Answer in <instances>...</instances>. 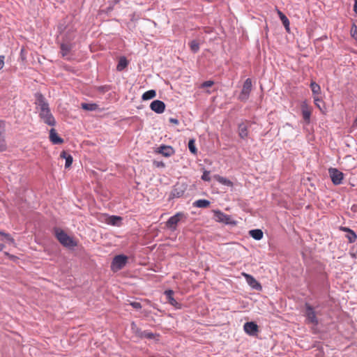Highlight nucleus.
<instances>
[{
    "label": "nucleus",
    "mask_w": 357,
    "mask_h": 357,
    "mask_svg": "<svg viewBox=\"0 0 357 357\" xmlns=\"http://www.w3.org/2000/svg\"><path fill=\"white\" fill-rule=\"evenodd\" d=\"M356 32H357L356 26H355L354 31H353V29H351V34H352V36H354V33H356Z\"/></svg>",
    "instance_id": "44"
},
{
    "label": "nucleus",
    "mask_w": 357,
    "mask_h": 357,
    "mask_svg": "<svg viewBox=\"0 0 357 357\" xmlns=\"http://www.w3.org/2000/svg\"><path fill=\"white\" fill-rule=\"evenodd\" d=\"M114 3H118L120 1V0H113Z\"/></svg>",
    "instance_id": "46"
},
{
    "label": "nucleus",
    "mask_w": 357,
    "mask_h": 357,
    "mask_svg": "<svg viewBox=\"0 0 357 357\" xmlns=\"http://www.w3.org/2000/svg\"><path fill=\"white\" fill-rule=\"evenodd\" d=\"M55 236L59 243L68 248H73L78 245L77 241L73 237L68 235L64 231L60 229H55Z\"/></svg>",
    "instance_id": "2"
},
{
    "label": "nucleus",
    "mask_w": 357,
    "mask_h": 357,
    "mask_svg": "<svg viewBox=\"0 0 357 357\" xmlns=\"http://www.w3.org/2000/svg\"><path fill=\"white\" fill-rule=\"evenodd\" d=\"M5 248V245L3 244H0V251H2Z\"/></svg>",
    "instance_id": "45"
},
{
    "label": "nucleus",
    "mask_w": 357,
    "mask_h": 357,
    "mask_svg": "<svg viewBox=\"0 0 357 357\" xmlns=\"http://www.w3.org/2000/svg\"><path fill=\"white\" fill-rule=\"evenodd\" d=\"M81 107L87 111H94L98 109V105L96 103H85L83 102L81 104Z\"/></svg>",
    "instance_id": "27"
},
{
    "label": "nucleus",
    "mask_w": 357,
    "mask_h": 357,
    "mask_svg": "<svg viewBox=\"0 0 357 357\" xmlns=\"http://www.w3.org/2000/svg\"><path fill=\"white\" fill-rule=\"evenodd\" d=\"M4 59L5 56L3 55H0V70H1L4 66Z\"/></svg>",
    "instance_id": "40"
},
{
    "label": "nucleus",
    "mask_w": 357,
    "mask_h": 357,
    "mask_svg": "<svg viewBox=\"0 0 357 357\" xmlns=\"http://www.w3.org/2000/svg\"><path fill=\"white\" fill-rule=\"evenodd\" d=\"M328 173L334 185H337L342 183L344 174L342 172L339 171L336 168L331 167L328 169Z\"/></svg>",
    "instance_id": "7"
},
{
    "label": "nucleus",
    "mask_w": 357,
    "mask_h": 357,
    "mask_svg": "<svg viewBox=\"0 0 357 357\" xmlns=\"http://www.w3.org/2000/svg\"><path fill=\"white\" fill-rule=\"evenodd\" d=\"M6 255L9 256L10 257H13V256H10L8 253L6 252L5 253Z\"/></svg>",
    "instance_id": "47"
},
{
    "label": "nucleus",
    "mask_w": 357,
    "mask_h": 357,
    "mask_svg": "<svg viewBox=\"0 0 357 357\" xmlns=\"http://www.w3.org/2000/svg\"><path fill=\"white\" fill-rule=\"evenodd\" d=\"M185 218V214L182 212H178L174 215L170 217L166 222V226L167 228L170 229L172 231H175L176 229V227L178 223Z\"/></svg>",
    "instance_id": "6"
},
{
    "label": "nucleus",
    "mask_w": 357,
    "mask_h": 357,
    "mask_svg": "<svg viewBox=\"0 0 357 357\" xmlns=\"http://www.w3.org/2000/svg\"><path fill=\"white\" fill-rule=\"evenodd\" d=\"M50 139L54 144H61L63 142V139L58 135L54 128H52L50 131Z\"/></svg>",
    "instance_id": "16"
},
{
    "label": "nucleus",
    "mask_w": 357,
    "mask_h": 357,
    "mask_svg": "<svg viewBox=\"0 0 357 357\" xmlns=\"http://www.w3.org/2000/svg\"><path fill=\"white\" fill-rule=\"evenodd\" d=\"M242 275L245 278L247 283L254 289L261 291L262 287L261 284L251 275L246 273H242Z\"/></svg>",
    "instance_id": "8"
},
{
    "label": "nucleus",
    "mask_w": 357,
    "mask_h": 357,
    "mask_svg": "<svg viewBox=\"0 0 357 357\" xmlns=\"http://www.w3.org/2000/svg\"><path fill=\"white\" fill-rule=\"evenodd\" d=\"M156 96V92L155 90H149L146 91L142 95V100H148L150 99H152Z\"/></svg>",
    "instance_id": "26"
},
{
    "label": "nucleus",
    "mask_w": 357,
    "mask_h": 357,
    "mask_svg": "<svg viewBox=\"0 0 357 357\" xmlns=\"http://www.w3.org/2000/svg\"><path fill=\"white\" fill-rule=\"evenodd\" d=\"M352 127H354V128H356V127H357V117H356V118L355 119V120L354 121V123H353Z\"/></svg>",
    "instance_id": "43"
},
{
    "label": "nucleus",
    "mask_w": 357,
    "mask_h": 357,
    "mask_svg": "<svg viewBox=\"0 0 357 357\" xmlns=\"http://www.w3.org/2000/svg\"><path fill=\"white\" fill-rule=\"evenodd\" d=\"M252 82L250 78H248L243 83L241 91L238 96V100L241 101L245 102L250 96V93L252 91Z\"/></svg>",
    "instance_id": "5"
},
{
    "label": "nucleus",
    "mask_w": 357,
    "mask_h": 357,
    "mask_svg": "<svg viewBox=\"0 0 357 357\" xmlns=\"http://www.w3.org/2000/svg\"><path fill=\"white\" fill-rule=\"evenodd\" d=\"M188 148L190 151L193 154H197V150L195 146V140L193 139H190L188 142Z\"/></svg>",
    "instance_id": "32"
},
{
    "label": "nucleus",
    "mask_w": 357,
    "mask_h": 357,
    "mask_svg": "<svg viewBox=\"0 0 357 357\" xmlns=\"http://www.w3.org/2000/svg\"><path fill=\"white\" fill-rule=\"evenodd\" d=\"M277 13H278L280 20L282 21L284 26L285 27V29L287 30V31L289 32V24H290L289 19L280 10H277Z\"/></svg>",
    "instance_id": "18"
},
{
    "label": "nucleus",
    "mask_w": 357,
    "mask_h": 357,
    "mask_svg": "<svg viewBox=\"0 0 357 357\" xmlns=\"http://www.w3.org/2000/svg\"><path fill=\"white\" fill-rule=\"evenodd\" d=\"M0 235L3 236L8 243L15 245V240L9 234H6L0 231Z\"/></svg>",
    "instance_id": "33"
},
{
    "label": "nucleus",
    "mask_w": 357,
    "mask_h": 357,
    "mask_svg": "<svg viewBox=\"0 0 357 357\" xmlns=\"http://www.w3.org/2000/svg\"><path fill=\"white\" fill-rule=\"evenodd\" d=\"M190 50L193 52H197L199 50V45L196 40H192L189 43Z\"/></svg>",
    "instance_id": "34"
},
{
    "label": "nucleus",
    "mask_w": 357,
    "mask_h": 357,
    "mask_svg": "<svg viewBox=\"0 0 357 357\" xmlns=\"http://www.w3.org/2000/svg\"><path fill=\"white\" fill-rule=\"evenodd\" d=\"M313 99H314V105L321 111L323 112V108L321 107V104H323L324 102H323V100L322 98L320 97V96H313Z\"/></svg>",
    "instance_id": "31"
},
{
    "label": "nucleus",
    "mask_w": 357,
    "mask_h": 357,
    "mask_svg": "<svg viewBox=\"0 0 357 357\" xmlns=\"http://www.w3.org/2000/svg\"><path fill=\"white\" fill-rule=\"evenodd\" d=\"M310 88L312 92L313 96H319L321 93V87L317 84L315 82H312L310 83Z\"/></svg>",
    "instance_id": "23"
},
{
    "label": "nucleus",
    "mask_w": 357,
    "mask_h": 357,
    "mask_svg": "<svg viewBox=\"0 0 357 357\" xmlns=\"http://www.w3.org/2000/svg\"><path fill=\"white\" fill-rule=\"evenodd\" d=\"M214 178H215V180L219 182L220 183L222 184V185H227V186H233V183L225 178V177H222L220 175H215Z\"/></svg>",
    "instance_id": "22"
},
{
    "label": "nucleus",
    "mask_w": 357,
    "mask_h": 357,
    "mask_svg": "<svg viewBox=\"0 0 357 357\" xmlns=\"http://www.w3.org/2000/svg\"><path fill=\"white\" fill-rule=\"evenodd\" d=\"M343 230L348 232V234L347 235V238H348V240L350 243H354L356 241V240L357 238V236L354 231H352L351 229H350L349 228H346V227L343 228Z\"/></svg>",
    "instance_id": "25"
},
{
    "label": "nucleus",
    "mask_w": 357,
    "mask_h": 357,
    "mask_svg": "<svg viewBox=\"0 0 357 357\" xmlns=\"http://www.w3.org/2000/svg\"><path fill=\"white\" fill-rule=\"evenodd\" d=\"M249 234L255 240H261L263 238V231L259 229H252L249 231Z\"/></svg>",
    "instance_id": "21"
},
{
    "label": "nucleus",
    "mask_w": 357,
    "mask_h": 357,
    "mask_svg": "<svg viewBox=\"0 0 357 357\" xmlns=\"http://www.w3.org/2000/svg\"><path fill=\"white\" fill-rule=\"evenodd\" d=\"M169 121L175 125H178L179 123L178 121L176 119L174 118H170Z\"/></svg>",
    "instance_id": "41"
},
{
    "label": "nucleus",
    "mask_w": 357,
    "mask_h": 357,
    "mask_svg": "<svg viewBox=\"0 0 357 357\" xmlns=\"http://www.w3.org/2000/svg\"><path fill=\"white\" fill-rule=\"evenodd\" d=\"M213 84H214V82L213 81L208 80V81H206V82H203L201 84L200 87L201 88H208V87L212 86Z\"/></svg>",
    "instance_id": "37"
},
{
    "label": "nucleus",
    "mask_w": 357,
    "mask_h": 357,
    "mask_svg": "<svg viewBox=\"0 0 357 357\" xmlns=\"http://www.w3.org/2000/svg\"><path fill=\"white\" fill-rule=\"evenodd\" d=\"M60 48H61V54L62 56L65 57L70 52V51L71 50V45L69 44L62 43L61 45Z\"/></svg>",
    "instance_id": "28"
},
{
    "label": "nucleus",
    "mask_w": 357,
    "mask_h": 357,
    "mask_svg": "<svg viewBox=\"0 0 357 357\" xmlns=\"http://www.w3.org/2000/svg\"><path fill=\"white\" fill-rule=\"evenodd\" d=\"M128 261V257L123 255H116L114 257L111 268L113 271L116 272L122 269Z\"/></svg>",
    "instance_id": "4"
},
{
    "label": "nucleus",
    "mask_w": 357,
    "mask_h": 357,
    "mask_svg": "<svg viewBox=\"0 0 357 357\" xmlns=\"http://www.w3.org/2000/svg\"><path fill=\"white\" fill-rule=\"evenodd\" d=\"M250 124L248 122H243L238 125V132L241 139H246L248 137V128Z\"/></svg>",
    "instance_id": "12"
},
{
    "label": "nucleus",
    "mask_w": 357,
    "mask_h": 357,
    "mask_svg": "<svg viewBox=\"0 0 357 357\" xmlns=\"http://www.w3.org/2000/svg\"><path fill=\"white\" fill-rule=\"evenodd\" d=\"M243 328L245 332L250 335H255L259 331L257 324L252 321L246 322Z\"/></svg>",
    "instance_id": "10"
},
{
    "label": "nucleus",
    "mask_w": 357,
    "mask_h": 357,
    "mask_svg": "<svg viewBox=\"0 0 357 357\" xmlns=\"http://www.w3.org/2000/svg\"><path fill=\"white\" fill-rule=\"evenodd\" d=\"M302 115L304 121L309 123L311 116V108L308 106L306 102H303L301 105Z\"/></svg>",
    "instance_id": "13"
},
{
    "label": "nucleus",
    "mask_w": 357,
    "mask_h": 357,
    "mask_svg": "<svg viewBox=\"0 0 357 357\" xmlns=\"http://www.w3.org/2000/svg\"><path fill=\"white\" fill-rule=\"evenodd\" d=\"M193 205L198 208H207L210 205V202L206 199H198L194 202Z\"/></svg>",
    "instance_id": "24"
},
{
    "label": "nucleus",
    "mask_w": 357,
    "mask_h": 357,
    "mask_svg": "<svg viewBox=\"0 0 357 357\" xmlns=\"http://www.w3.org/2000/svg\"><path fill=\"white\" fill-rule=\"evenodd\" d=\"M132 329L135 334L140 337V332H142L141 329L137 327L135 323H132Z\"/></svg>",
    "instance_id": "36"
},
{
    "label": "nucleus",
    "mask_w": 357,
    "mask_h": 357,
    "mask_svg": "<svg viewBox=\"0 0 357 357\" xmlns=\"http://www.w3.org/2000/svg\"><path fill=\"white\" fill-rule=\"evenodd\" d=\"M305 316L306 317L305 322L307 324H312L314 326H317L319 320L314 307L308 303H305Z\"/></svg>",
    "instance_id": "3"
},
{
    "label": "nucleus",
    "mask_w": 357,
    "mask_h": 357,
    "mask_svg": "<svg viewBox=\"0 0 357 357\" xmlns=\"http://www.w3.org/2000/svg\"><path fill=\"white\" fill-rule=\"evenodd\" d=\"M6 122L0 119V151H3L6 149V143L5 140Z\"/></svg>",
    "instance_id": "9"
},
{
    "label": "nucleus",
    "mask_w": 357,
    "mask_h": 357,
    "mask_svg": "<svg viewBox=\"0 0 357 357\" xmlns=\"http://www.w3.org/2000/svg\"><path fill=\"white\" fill-rule=\"evenodd\" d=\"M158 153L162 154L163 156L169 157L174 154V149L170 146L162 145L158 148L156 151Z\"/></svg>",
    "instance_id": "15"
},
{
    "label": "nucleus",
    "mask_w": 357,
    "mask_h": 357,
    "mask_svg": "<svg viewBox=\"0 0 357 357\" xmlns=\"http://www.w3.org/2000/svg\"><path fill=\"white\" fill-rule=\"evenodd\" d=\"M354 10L357 14V0H355V3L354 6Z\"/></svg>",
    "instance_id": "42"
},
{
    "label": "nucleus",
    "mask_w": 357,
    "mask_h": 357,
    "mask_svg": "<svg viewBox=\"0 0 357 357\" xmlns=\"http://www.w3.org/2000/svg\"><path fill=\"white\" fill-rule=\"evenodd\" d=\"M128 64V62L127 59L125 57H121L119 59V63L116 66L117 70L118 71L123 70L124 68H126L127 67Z\"/></svg>",
    "instance_id": "29"
},
{
    "label": "nucleus",
    "mask_w": 357,
    "mask_h": 357,
    "mask_svg": "<svg viewBox=\"0 0 357 357\" xmlns=\"http://www.w3.org/2000/svg\"><path fill=\"white\" fill-rule=\"evenodd\" d=\"M60 157L66 159V168H68L71 166L73 163V157L70 154H68L66 151H63L60 154Z\"/></svg>",
    "instance_id": "20"
},
{
    "label": "nucleus",
    "mask_w": 357,
    "mask_h": 357,
    "mask_svg": "<svg viewBox=\"0 0 357 357\" xmlns=\"http://www.w3.org/2000/svg\"><path fill=\"white\" fill-rule=\"evenodd\" d=\"M150 108L158 114H162L165 109V104L159 100H153L151 105Z\"/></svg>",
    "instance_id": "11"
},
{
    "label": "nucleus",
    "mask_w": 357,
    "mask_h": 357,
    "mask_svg": "<svg viewBox=\"0 0 357 357\" xmlns=\"http://www.w3.org/2000/svg\"><path fill=\"white\" fill-rule=\"evenodd\" d=\"M165 294L167 296L168 302L176 308H180L181 305L174 298V291L172 290H166Z\"/></svg>",
    "instance_id": "17"
},
{
    "label": "nucleus",
    "mask_w": 357,
    "mask_h": 357,
    "mask_svg": "<svg viewBox=\"0 0 357 357\" xmlns=\"http://www.w3.org/2000/svg\"><path fill=\"white\" fill-rule=\"evenodd\" d=\"M215 218L217 221L223 222L225 224H231V218L230 215H227L221 211L215 212Z\"/></svg>",
    "instance_id": "14"
},
{
    "label": "nucleus",
    "mask_w": 357,
    "mask_h": 357,
    "mask_svg": "<svg viewBox=\"0 0 357 357\" xmlns=\"http://www.w3.org/2000/svg\"><path fill=\"white\" fill-rule=\"evenodd\" d=\"M209 174V172L205 171L202 176V180L209 181L211 180Z\"/></svg>",
    "instance_id": "38"
},
{
    "label": "nucleus",
    "mask_w": 357,
    "mask_h": 357,
    "mask_svg": "<svg viewBox=\"0 0 357 357\" xmlns=\"http://www.w3.org/2000/svg\"><path fill=\"white\" fill-rule=\"evenodd\" d=\"M36 105L38 110L39 116L43 122L49 126H54L56 121L51 113L49 104L41 93L36 95Z\"/></svg>",
    "instance_id": "1"
},
{
    "label": "nucleus",
    "mask_w": 357,
    "mask_h": 357,
    "mask_svg": "<svg viewBox=\"0 0 357 357\" xmlns=\"http://www.w3.org/2000/svg\"><path fill=\"white\" fill-rule=\"evenodd\" d=\"M156 336H158V335L149 331L140 332V338L154 339Z\"/></svg>",
    "instance_id": "30"
},
{
    "label": "nucleus",
    "mask_w": 357,
    "mask_h": 357,
    "mask_svg": "<svg viewBox=\"0 0 357 357\" xmlns=\"http://www.w3.org/2000/svg\"><path fill=\"white\" fill-rule=\"evenodd\" d=\"M130 305H132L135 309H140L142 308V305L139 302H131Z\"/></svg>",
    "instance_id": "39"
},
{
    "label": "nucleus",
    "mask_w": 357,
    "mask_h": 357,
    "mask_svg": "<svg viewBox=\"0 0 357 357\" xmlns=\"http://www.w3.org/2000/svg\"><path fill=\"white\" fill-rule=\"evenodd\" d=\"M121 220V217L116 215L107 216L105 218L106 222L111 225H119Z\"/></svg>",
    "instance_id": "19"
},
{
    "label": "nucleus",
    "mask_w": 357,
    "mask_h": 357,
    "mask_svg": "<svg viewBox=\"0 0 357 357\" xmlns=\"http://www.w3.org/2000/svg\"><path fill=\"white\" fill-rule=\"evenodd\" d=\"M183 195V190H178L177 186L176 185L172 192V196L173 197H180Z\"/></svg>",
    "instance_id": "35"
}]
</instances>
